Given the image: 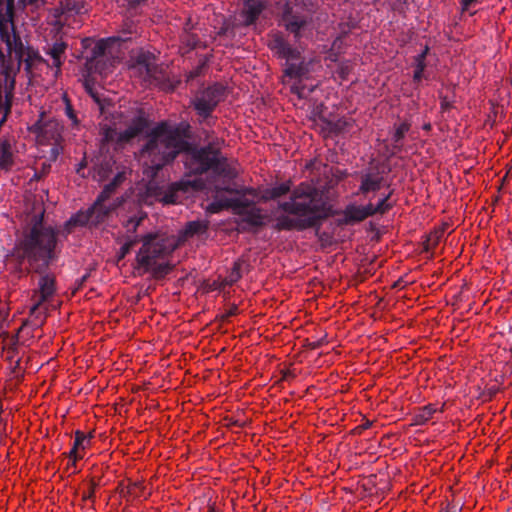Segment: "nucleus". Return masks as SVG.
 <instances>
[{
	"instance_id": "nucleus-1",
	"label": "nucleus",
	"mask_w": 512,
	"mask_h": 512,
	"mask_svg": "<svg viewBox=\"0 0 512 512\" xmlns=\"http://www.w3.org/2000/svg\"><path fill=\"white\" fill-rule=\"evenodd\" d=\"M187 129L171 127L163 122L158 124L149 135V141L140 153L144 174L154 177L165 164L172 161L180 152L185 153V166L195 174L212 170L217 176L232 179L237 169L220 156L218 149L209 145L206 148H192L186 141Z\"/></svg>"
},
{
	"instance_id": "nucleus-2",
	"label": "nucleus",
	"mask_w": 512,
	"mask_h": 512,
	"mask_svg": "<svg viewBox=\"0 0 512 512\" xmlns=\"http://www.w3.org/2000/svg\"><path fill=\"white\" fill-rule=\"evenodd\" d=\"M280 214L275 215L278 230H305L316 226L332 214V206L312 183H300L291 193L288 201L278 206Z\"/></svg>"
},
{
	"instance_id": "nucleus-3",
	"label": "nucleus",
	"mask_w": 512,
	"mask_h": 512,
	"mask_svg": "<svg viewBox=\"0 0 512 512\" xmlns=\"http://www.w3.org/2000/svg\"><path fill=\"white\" fill-rule=\"evenodd\" d=\"M56 243L55 230L45 227L40 218L17 238L13 251L6 257V268L20 277L38 261L47 264L54 258Z\"/></svg>"
},
{
	"instance_id": "nucleus-4",
	"label": "nucleus",
	"mask_w": 512,
	"mask_h": 512,
	"mask_svg": "<svg viewBox=\"0 0 512 512\" xmlns=\"http://www.w3.org/2000/svg\"><path fill=\"white\" fill-rule=\"evenodd\" d=\"M0 40L5 44L6 53L0 48V62L5 68H12L14 63L19 69L25 63L26 70L38 62L44 61L42 57L29 46H24L15 31L14 0H0Z\"/></svg>"
},
{
	"instance_id": "nucleus-5",
	"label": "nucleus",
	"mask_w": 512,
	"mask_h": 512,
	"mask_svg": "<svg viewBox=\"0 0 512 512\" xmlns=\"http://www.w3.org/2000/svg\"><path fill=\"white\" fill-rule=\"evenodd\" d=\"M127 39V37L113 36L97 41L93 48V56L86 62L84 86L86 91L99 105L101 112H104L105 110V100L100 98L98 92L95 91L94 85L98 83L99 80L106 78L108 74L112 72L115 59H110L108 54H112L115 46L120 45L122 42H126Z\"/></svg>"
},
{
	"instance_id": "nucleus-6",
	"label": "nucleus",
	"mask_w": 512,
	"mask_h": 512,
	"mask_svg": "<svg viewBox=\"0 0 512 512\" xmlns=\"http://www.w3.org/2000/svg\"><path fill=\"white\" fill-rule=\"evenodd\" d=\"M175 247V241L165 235L144 236L136 256L137 269L148 272L155 278L163 277L172 268L168 258Z\"/></svg>"
},
{
	"instance_id": "nucleus-7",
	"label": "nucleus",
	"mask_w": 512,
	"mask_h": 512,
	"mask_svg": "<svg viewBox=\"0 0 512 512\" xmlns=\"http://www.w3.org/2000/svg\"><path fill=\"white\" fill-rule=\"evenodd\" d=\"M62 129L63 127L57 120L47 118L43 111L40 113L39 119L28 127V131L39 149L50 147L49 158L52 160L58 157L62 149Z\"/></svg>"
},
{
	"instance_id": "nucleus-8",
	"label": "nucleus",
	"mask_w": 512,
	"mask_h": 512,
	"mask_svg": "<svg viewBox=\"0 0 512 512\" xmlns=\"http://www.w3.org/2000/svg\"><path fill=\"white\" fill-rule=\"evenodd\" d=\"M126 174L127 171L119 172L115 176L113 182L104 188L97 201L91 208L87 209L86 211H79L74 216H72L66 224L67 231L69 232L71 228L75 226H84L87 224L97 225L102 222L109 212L106 201L114 188L124 181Z\"/></svg>"
},
{
	"instance_id": "nucleus-9",
	"label": "nucleus",
	"mask_w": 512,
	"mask_h": 512,
	"mask_svg": "<svg viewBox=\"0 0 512 512\" xmlns=\"http://www.w3.org/2000/svg\"><path fill=\"white\" fill-rule=\"evenodd\" d=\"M203 188L201 180H182L172 184L167 191H163L153 180H150L146 185L145 192L140 194V201L146 205H152L155 202L176 204L180 201L179 192L199 191Z\"/></svg>"
},
{
	"instance_id": "nucleus-10",
	"label": "nucleus",
	"mask_w": 512,
	"mask_h": 512,
	"mask_svg": "<svg viewBox=\"0 0 512 512\" xmlns=\"http://www.w3.org/2000/svg\"><path fill=\"white\" fill-rule=\"evenodd\" d=\"M217 194L215 200L206 207V212L210 214L218 213L223 209H231L236 215L243 216V221L252 226H260L265 223V217L260 210L256 209L249 202L240 198H221Z\"/></svg>"
},
{
	"instance_id": "nucleus-11",
	"label": "nucleus",
	"mask_w": 512,
	"mask_h": 512,
	"mask_svg": "<svg viewBox=\"0 0 512 512\" xmlns=\"http://www.w3.org/2000/svg\"><path fill=\"white\" fill-rule=\"evenodd\" d=\"M146 126L147 119L143 113H140L124 132H117L114 128H103V137L106 142H115L121 145L140 134Z\"/></svg>"
},
{
	"instance_id": "nucleus-12",
	"label": "nucleus",
	"mask_w": 512,
	"mask_h": 512,
	"mask_svg": "<svg viewBox=\"0 0 512 512\" xmlns=\"http://www.w3.org/2000/svg\"><path fill=\"white\" fill-rule=\"evenodd\" d=\"M55 290H35L32 296V305L30 307V317L33 318L34 325L39 327L42 325L46 313L50 308H56V304L52 302Z\"/></svg>"
},
{
	"instance_id": "nucleus-13",
	"label": "nucleus",
	"mask_w": 512,
	"mask_h": 512,
	"mask_svg": "<svg viewBox=\"0 0 512 512\" xmlns=\"http://www.w3.org/2000/svg\"><path fill=\"white\" fill-rule=\"evenodd\" d=\"M386 201L387 197L382 199L375 207L372 204H368L366 206L350 204L343 212V222L345 224L360 222L375 213H384L389 208Z\"/></svg>"
},
{
	"instance_id": "nucleus-14",
	"label": "nucleus",
	"mask_w": 512,
	"mask_h": 512,
	"mask_svg": "<svg viewBox=\"0 0 512 512\" xmlns=\"http://www.w3.org/2000/svg\"><path fill=\"white\" fill-rule=\"evenodd\" d=\"M225 93V87L215 84L207 88L194 103L195 109L201 116H208L215 106L221 101Z\"/></svg>"
},
{
	"instance_id": "nucleus-15",
	"label": "nucleus",
	"mask_w": 512,
	"mask_h": 512,
	"mask_svg": "<svg viewBox=\"0 0 512 512\" xmlns=\"http://www.w3.org/2000/svg\"><path fill=\"white\" fill-rule=\"evenodd\" d=\"M154 56L150 53L139 52L137 61L132 65V68H137L140 74L145 73L144 81L149 84L159 85L162 89H172L173 85H166L156 76V68L154 67Z\"/></svg>"
},
{
	"instance_id": "nucleus-16",
	"label": "nucleus",
	"mask_w": 512,
	"mask_h": 512,
	"mask_svg": "<svg viewBox=\"0 0 512 512\" xmlns=\"http://www.w3.org/2000/svg\"><path fill=\"white\" fill-rule=\"evenodd\" d=\"M268 47L282 59H286L287 62L300 58L301 52L297 49H293L287 45L282 35L279 33H272L268 38Z\"/></svg>"
},
{
	"instance_id": "nucleus-17",
	"label": "nucleus",
	"mask_w": 512,
	"mask_h": 512,
	"mask_svg": "<svg viewBox=\"0 0 512 512\" xmlns=\"http://www.w3.org/2000/svg\"><path fill=\"white\" fill-rule=\"evenodd\" d=\"M145 487L141 482H133L129 481L128 485H125L123 482H120L117 487V491L121 497L129 500L130 498L138 499L144 495Z\"/></svg>"
},
{
	"instance_id": "nucleus-18",
	"label": "nucleus",
	"mask_w": 512,
	"mask_h": 512,
	"mask_svg": "<svg viewBox=\"0 0 512 512\" xmlns=\"http://www.w3.org/2000/svg\"><path fill=\"white\" fill-rule=\"evenodd\" d=\"M14 164L13 147L9 140L0 141V171H9Z\"/></svg>"
},
{
	"instance_id": "nucleus-19",
	"label": "nucleus",
	"mask_w": 512,
	"mask_h": 512,
	"mask_svg": "<svg viewBox=\"0 0 512 512\" xmlns=\"http://www.w3.org/2000/svg\"><path fill=\"white\" fill-rule=\"evenodd\" d=\"M263 10V3L258 0H247L244 6V10L242 12V16L244 18V23L246 25H250L254 23L257 19L258 15Z\"/></svg>"
},
{
	"instance_id": "nucleus-20",
	"label": "nucleus",
	"mask_w": 512,
	"mask_h": 512,
	"mask_svg": "<svg viewBox=\"0 0 512 512\" xmlns=\"http://www.w3.org/2000/svg\"><path fill=\"white\" fill-rule=\"evenodd\" d=\"M67 49L66 43L62 41H58L53 44L50 48L48 54L52 58V65L56 68V75H58L61 71V66L64 61L65 51Z\"/></svg>"
},
{
	"instance_id": "nucleus-21",
	"label": "nucleus",
	"mask_w": 512,
	"mask_h": 512,
	"mask_svg": "<svg viewBox=\"0 0 512 512\" xmlns=\"http://www.w3.org/2000/svg\"><path fill=\"white\" fill-rule=\"evenodd\" d=\"M208 225L209 222L207 220H196L188 222L181 232V239L185 240L194 235H201L206 233Z\"/></svg>"
},
{
	"instance_id": "nucleus-22",
	"label": "nucleus",
	"mask_w": 512,
	"mask_h": 512,
	"mask_svg": "<svg viewBox=\"0 0 512 512\" xmlns=\"http://www.w3.org/2000/svg\"><path fill=\"white\" fill-rule=\"evenodd\" d=\"M308 65L307 63L301 62L299 65L294 64H288L284 71V79L283 82H288L287 79H298L301 80L302 78L306 77V74L308 73Z\"/></svg>"
},
{
	"instance_id": "nucleus-23",
	"label": "nucleus",
	"mask_w": 512,
	"mask_h": 512,
	"mask_svg": "<svg viewBox=\"0 0 512 512\" xmlns=\"http://www.w3.org/2000/svg\"><path fill=\"white\" fill-rule=\"evenodd\" d=\"M292 186V182L290 180L282 182L272 188L266 189L261 198L265 201L279 198L285 194H287Z\"/></svg>"
},
{
	"instance_id": "nucleus-24",
	"label": "nucleus",
	"mask_w": 512,
	"mask_h": 512,
	"mask_svg": "<svg viewBox=\"0 0 512 512\" xmlns=\"http://www.w3.org/2000/svg\"><path fill=\"white\" fill-rule=\"evenodd\" d=\"M282 20L286 29L294 33L296 36H298L300 29L306 23L305 19L298 16H291L289 12L284 13Z\"/></svg>"
},
{
	"instance_id": "nucleus-25",
	"label": "nucleus",
	"mask_w": 512,
	"mask_h": 512,
	"mask_svg": "<svg viewBox=\"0 0 512 512\" xmlns=\"http://www.w3.org/2000/svg\"><path fill=\"white\" fill-rule=\"evenodd\" d=\"M436 411H437V408L432 404L423 406L413 416V424L414 425H424L432 418V416L434 415V413Z\"/></svg>"
},
{
	"instance_id": "nucleus-26",
	"label": "nucleus",
	"mask_w": 512,
	"mask_h": 512,
	"mask_svg": "<svg viewBox=\"0 0 512 512\" xmlns=\"http://www.w3.org/2000/svg\"><path fill=\"white\" fill-rule=\"evenodd\" d=\"M381 181L382 177L378 174H367L362 180L360 190L363 193L376 191L380 188Z\"/></svg>"
},
{
	"instance_id": "nucleus-27",
	"label": "nucleus",
	"mask_w": 512,
	"mask_h": 512,
	"mask_svg": "<svg viewBox=\"0 0 512 512\" xmlns=\"http://www.w3.org/2000/svg\"><path fill=\"white\" fill-rule=\"evenodd\" d=\"M224 301H226L227 309L220 316L222 321H226L229 317L234 316L238 313L239 303L233 301L230 302V290H225L223 293Z\"/></svg>"
},
{
	"instance_id": "nucleus-28",
	"label": "nucleus",
	"mask_w": 512,
	"mask_h": 512,
	"mask_svg": "<svg viewBox=\"0 0 512 512\" xmlns=\"http://www.w3.org/2000/svg\"><path fill=\"white\" fill-rule=\"evenodd\" d=\"M63 10L74 11L76 13H83L87 11V0H64L61 2Z\"/></svg>"
},
{
	"instance_id": "nucleus-29",
	"label": "nucleus",
	"mask_w": 512,
	"mask_h": 512,
	"mask_svg": "<svg viewBox=\"0 0 512 512\" xmlns=\"http://www.w3.org/2000/svg\"><path fill=\"white\" fill-rule=\"evenodd\" d=\"M428 52V47H425L424 51L416 57V69L414 71V81L419 82L422 79L423 72L425 70V58Z\"/></svg>"
},
{
	"instance_id": "nucleus-30",
	"label": "nucleus",
	"mask_w": 512,
	"mask_h": 512,
	"mask_svg": "<svg viewBox=\"0 0 512 512\" xmlns=\"http://www.w3.org/2000/svg\"><path fill=\"white\" fill-rule=\"evenodd\" d=\"M345 46L346 44L343 37H338L337 39H335V41L332 44L328 58L331 61H337L339 55L343 52Z\"/></svg>"
},
{
	"instance_id": "nucleus-31",
	"label": "nucleus",
	"mask_w": 512,
	"mask_h": 512,
	"mask_svg": "<svg viewBox=\"0 0 512 512\" xmlns=\"http://www.w3.org/2000/svg\"><path fill=\"white\" fill-rule=\"evenodd\" d=\"M92 437L91 433L85 434L80 430L75 431L74 448L85 449L90 444Z\"/></svg>"
},
{
	"instance_id": "nucleus-32",
	"label": "nucleus",
	"mask_w": 512,
	"mask_h": 512,
	"mask_svg": "<svg viewBox=\"0 0 512 512\" xmlns=\"http://www.w3.org/2000/svg\"><path fill=\"white\" fill-rule=\"evenodd\" d=\"M367 304L374 305L378 309H385L387 304L384 297L378 295L377 290L371 291L367 294Z\"/></svg>"
},
{
	"instance_id": "nucleus-33",
	"label": "nucleus",
	"mask_w": 512,
	"mask_h": 512,
	"mask_svg": "<svg viewBox=\"0 0 512 512\" xmlns=\"http://www.w3.org/2000/svg\"><path fill=\"white\" fill-rule=\"evenodd\" d=\"M11 109V102L8 98V96H3L2 91H0V112L3 113V117L0 120V127L3 125V123L6 121L8 114L10 113Z\"/></svg>"
},
{
	"instance_id": "nucleus-34",
	"label": "nucleus",
	"mask_w": 512,
	"mask_h": 512,
	"mask_svg": "<svg viewBox=\"0 0 512 512\" xmlns=\"http://www.w3.org/2000/svg\"><path fill=\"white\" fill-rule=\"evenodd\" d=\"M240 278V267L237 263L232 268L231 274L229 277L225 278L222 285H233Z\"/></svg>"
},
{
	"instance_id": "nucleus-35",
	"label": "nucleus",
	"mask_w": 512,
	"mask_h": 512,
	"mask_svg": "<svg viewBox=\"0 0 512 512\" xmlns=\"http://www.w3.org/2000/svg\"><path fill=\"white\" fill-rule=\"evenodd\" d=\"M55 286V277L53 275H42L39 278V288H54Z\"/></svg>"
},
{
	"instance_id": "nucleus-36",
	"label": "nucleus",
	"mask_w": 512,
	"mask_h": 512,
	"mask_svg": "<svg viewBox=\"0 0 512 512\" xmlns=\"http://www.w3.org/2000/svg\"><path fill=\"white\" fill-rule=\"evenodd\" d=\"M409 129H410V125L408 123L403 122V123L399 124L395 129L394 140L396 142L401 140L404 137V135L409 131Z\"/></svg>"
},
{
	"instance_id": "nucleus-37",
	"label": "nucleus",
	"mask_w": 512,
	"mask_h": 512,
	"mask_svg": "<svg viewBox=\"0 0 512 512\" xmlns=\"http://www.w3.org/2000/svg\"><path fill=\"white\" fill-rule=\"evenodd\" d=\"M149 290H138L136 294L130 295L126 294L127 301L131 303V305L137 304L143 297L149 296Z\"/></svg>"
},
{
	"instance_id": "nucleus-38",
	"label": "nucleus",
	"mask_w": 512,
	"mask_h": 512,
	"mask_svg": "<svg viewBox=\"0 0 512 512\" xmlns=\"http://www.w3.org/2000/svg\"><path fill=\"white\" fill-rule=\"evenodd\" d=\"M97 486H98V484L94 480H91L89 482L87 491L83 492V500L94 501L95 491H96Z\"/></svg>"
},
{
	"instance_id": "nucleus-39",
	"label": "nucleus",
	"mask_w": 512,
	"mask_h": 512,
	"mask_svg": "<svg viewBox=\"0 0 512 512\" xmlns=\"http://www.w3.org/2000/svg\"><path fill=\"white\" fill-rule=\"evenodd\" d=\"M78 450H79V448H74V445H73L69 452L63 453L64 456H66L70 459L71 463H69V465L75 466L76 461L83 458V455H81L78 452Z\"/></svg>"
},
{
	"instance_id": "nucleus-40",
	"label": "nucleus",
	"mask_w": 512,
	"mask_h": 512,
	"mask_svg": "<svg viewBox=\"0 0 512 512\" xmlns=\"http://www.w3.org/2000/svg\"><path fill=\"white\" fill-rule=\"evenodd\" d=\"M351 69H352L351 63L347 62V63L341 64L339 67V70H338V74H339L340 78L345 79L349 75Z\"/></svg>"
},
{
	"instance_id": "nucleus-41",
	"label": "nucleus",
	"mask_w": 512,
	"mask_h": 512,
	"mask_svg": "<svg viewBox=\"0 0 512 512\" xmlns=\"http://www.w3.org/2000/svg\"><path fill=\"white\" fill-rule=\"evenodd\" d=\"M145 215L144 214H141L139 216H136L135 218H132L130 219L127 224H126V227L128 230L132 229V230H136L137 226L140 224V222L144 219Z\"/></svg>"
},
{
	"instance_id": "nucleus-42",
	"label": "nucleus",
	"mask_w": 512,
	"mask_h": 512,
	"mask_svg": "<svg viewBox=\"0 0 512 512\" xmlns=\"http://www.w3.org/2000/svg\"><path fill=\"white\" fill-rule=\"evenodd\" d=\"M479 0H461L462 12H468L470 9L478 3Z\"/></svg>"
},
{
	"instance_id": "nucleus-43",
	"label": "nucleus",
	"mask_w": 512,
	"mask_h": 512,
	"mask_svg": "<svg viewBox=\"0 0 512 512\" xmlns=\"http://www.w3.org/2000/svg\"><path fill=\"white\" fill-rule=\"evenodd\" d=\"M349 125H350V122H349V121H347L346 119H340V120H338V121L335 123V125H334V131H335V132H342V131H344V130H345V128H346L347 126H349Z\"/></svg>"
},
{
	"instance_id": "nucleus-44",
	"label": "nucleus",
	"mask_w": 512,
	"mask_h": 512,
	"mask_svg": "<svg viewBox=\"0 0 512 512\" xmlns=\"http://www.w3.org/2000/svg\"><path fill=\"white\" fill-rule=\"evenodd\" d=\"M131 249V243H126L120 248L119 258L122 259Z\"/></svg>"
},
{
	"instance_id": "nucleus-45",
	"label": "nucleus",
	"mask_w": 512,
	"mask_h": 512,
	"mask_svg": "<svg viewBox=\"0 0 512 512\" xmlns=\"http://www.w3.org/2000/svg\"><path fill=\"white\" fill-rule=\"evenodd\" d=\"M292 91L294 93H296L299 97H303L305 92H304V88H300L299 86H297L296 84H293L292 87H291Z\"/></svg>"
},
{
	"instance_id": "nucleus-46",
	"label": "nucleus",
	"mask_w": 512,
	"mask_h": 512,
	"mask_svg": "<svg viewBox=\"0 0 512 512\" xmlns=\"http://www.w3.org/2000/svg\"><path fill=\"white\" fill-rule=\"evenodd\" d=\"M308 346H309L311 349H317V348L321 347V346H322V344H321V341H319V340H315V341L310 342V343L308 344Z\"/></svg>"
},
{
	"instance_id": "nucleus-47",
	"label": "nucleus",
	"mask_w": 512,
	"mask_h": 512,
	"mask_svg": "<svg viewBox=\"0 0 512 512\" xmlns=\"http://www.w3.org/2000/svg\"><path fill=\"white\" fill-rule=\"evenodd\" d=\"M439 512H456V509L454 507L453 508L446 507L445 509H442Z\"/></svg>"
},
{
	"instance_id": "nucleus-48",
	"label": "nucleus",
	"mask_w": 512,
	"mask_h": 512,
	"mask_svg": "<svg viewBox=\"0 0 512 512\" xmlns=\"http://www.w3.org/2000/svg\"><path fill=\"white\" fill-rule=\"evenodd\" d=\"M326 338H327V335H326V334H324V335H323L322 337H320L318 340H319V341H321V344L323 345V344L327 343Z\"/></svg>"
},
{
	"instance_id": "nucleus-49",
	"label": "nucleus",
	"mask_w": 512,
	"mask_h": 512,
	"mask_svg": "<svg viewBox=\"0 0 512 512\" xmlns=\"http://www.w3.org/2000/svg\"><path fill=\"white\" fill-rule=\"evenodd\" d=\"M371 425H372V422H370V421H366V423H365V424H363L362 428H363V429H368Z\"/></svg>"
},
{
	"instance_id": "nucleus-50",
	"label": "nucleus",
	"mask_w": 512,
	"mask_h": 512,
	"mask_svg": "<svg viewBox=\"0 0 512 512\" xmlns=\"http://www.w3.org/2000/svg\"><path fill=\"white\" fill-rule=\"evenodd\" d=\"M67 114H68V116H69L70 118H73V113H72V111H71L70 106H68V107H67Z\"/></svg>"
},
{
	"instance_id": "nucleus-51",
	"label": "nucleus",
	"mask_w": 512,
	"mask_h": 512,
	"mask_svg": "<svg viewBox=\"0 0 512 512\" xmlns=\"http://www.w3.org/2000/svg\"><path fill=\"white\" fill-rule=\"evenodd\" d=\"M207 512H217V511H216V509H215V507L213 505H209Z\"/></svg>"
},
{
	"instance_id": "nucleus-52",
	"label": "nucleus",
	"mask_w": 512,
	"mask_h": 512,
	"mask_svg": "<svg viewBox=\"0 0 512 512\" xmlns=\"http://www.w3.org/2000/svg\"><path fill=\"white\" fill-rule=\"evenodd\" d=\"M290 375H291V373H290L289 371L284 372V374H283V379H287V378H288V376H290Z\"/></svg>"
},
{
	"instance_id": "nucleus-53",
	"label": "nucleus",
	"mask_w": 512,
	"mask_h": 512,
	"mask_svg": "<svg viewBox=\"0 0 512 512\" xmlns=\"http://www.w3.org/2000/svg\"><path fill=\"white\" fill-rule=\"evenodd\" d=\"M88 42H90V39H84V40H83V45H84L85 47H87V46H88Z\"/></svg>"
},
{
	"instance_id": "nucleus-54",
	"label": "nucleus",
	"mask_w": 512,
	"mask_h": 512,
	"mask_svg": "<svg viewBox=\"0 0 512 512\" xmlns=\"http://www.w3.org/2000/svg\"><path fill=\"white\" fill-rule=\"evenodd\" d=\"M423 128H424L425 130H427V131H428V130H430V129H431V125H430V124H425V125L423 126Z\"/></svg>"
},
{
	"instance_id": "nucleus-55",
	"label": "nucleus",
	"mask_w": 512,
	"mask_h": 512,
	"mask_svg": "<svg viewBox=\"0 0 512 512\" xmlns=\"http://www.w3.org/2000/svg\"><path fill=\"white\" fill-rule=\"evenodd\" d=\"M77 290H72L71 295H74Z\"/></svg>"
},
{
	"instance_id": "nucleus-56",
	"label": "nucleus",
	"mask_w": 512,
	"mask_h": 512,
	"mask_svg": "<svg viewBox=\"0 0 512 512\" xmlns=\"http://www.w3.org/2000/svg\"><path fill=\"white\" fill-rule=\"evenodd\" d=\"M34 1H35V0H28V2H29V3H32V2H34Z\"/></svg>"
}]
</instances>
